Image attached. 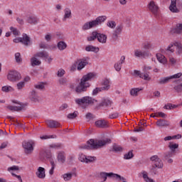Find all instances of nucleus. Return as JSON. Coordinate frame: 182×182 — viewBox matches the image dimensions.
Instances as JSON below:
<instances>
[{
	"mask_svg": "<svg viewBox=\"0 0 182 182\" xmlns=\"http://www.w3.org/2000/svg\"><path fill=\"white\" fill-rule=\"evenodd\" d=\"M96 75L94 73H89L87 75H84L79 84L76 86L75 90L77 94L85 93V92H87V89L90 87V80L92 79H95Z\"/></svg>",
	"mask_w": 182,
	"mask_h": 182,
	"instance_id": "obj_1",
	"label": "nucleus"
},
{
	"mask_svg": "<svg viewBox=\"0 0 182 182\" xmlns=\"http://www.w3.org/2000/svg\"><path fill=\"white\" fill-rule=\"evenodd\" d=\"M110 143H112V139L109 138H105L98 141H95V139H90L86 144L80 146L79 149L93 150L95 149H99V147H103V146L110 144Z\"/></svg>",
	"mask_w": 182,
	"mask_h": 182,
	"instance_id": "obj_2",
	"label": "nucleus"
},
{
	"mask_svg": "<svg viewBox=\"0 0 182 182\" xmlns=\"http://www.w3.org/2000/svg\"><path fill=\"white\" fill-rule=\"evenodd\" d=\"M75 102L82 109H86L87 106L95 105V103L97 102V100L92 97L86 96L75 99Z\"/></svg>",
	"mask_w": 182,
	"mask_h": 182,
	"instance_id": "obj_3",
	"label": "nucleus"
},
{
	"mask_svg": "<svg viewBox=\"0 0 182 182\" xmlns=\"http://www.w3.org/2000/svg\"><path fill=\"white\" fill-rule=\"evenodd\" d=\"M107 19L106 16H99L95 20L86 22L82 27V31H87L92 29V28H96L99 25H102V22H105Z\"/></svg>",
	"mask_w": 182,
	"mask_h": 182,
	"instance_id": "obj_4",
	"label": "nucleus"
},
{
	"mask_svg": "<svg viewBox=\"0 0 182 182\" xmlns=\"http://www.w3.org/2000/svg\"><path fill=\"white\" fill-rule=\"evenodd\" d=\"M8 80L10 82H18L22 79V76H21V73H19L16 70L9 71V74L7 75Z\"/></svg>",
	"mask_w": 182,
	"mask_h": 182,
	"instance_id": "obj_5",
	"label": "nucleus"
},
{
	"mask_svg": "<svg viewBox=\"0 0 182 182\" xmlns=\"http://www.w3.org/2000/svg\"><path fill=\"white\" fill-rule=\"evenodd\" d=\"M151 161H153L154 168H163V161L157 155H154L150 158Z\"/></svg>",
	"mask_w": 182,
	"mask_h": 182,
	"instance_id": "obj_6",
	"label": "nucleus"
},
{
	"mask_svg": "<svg viewBox=\"0 0 182 182\" xmlns=\"http://www.w3.org/2000/svg\"><path fill=\"white\" fill-rule=\"evenodd\" d=\"M40 160H42V161L49 160L50 163V160H53V159H52V152L49 150H41L40 152Z\"/></svg>",
	"mask_w": 182,
	"mask_h": 182,
	"instance_id": "obj_7",
	"label": "nucleus"
},
{
	"mask_svg": "<svg viewBox=\"0 0 182 182\" xmlns=\"http://www.w3.org/2000/svg\"><path fill=\"white\" fill-rule=\"evenodd\" d=\"M148 9H149L150 12H151L155 16H157L159 14V6L156 4L154 1H151L148 4Z\"/></svg>",
	"mask_w": 182,
	"mask_h": 182,
	"instance_id": "obj_8",
	"label": "nucleus"
},
{
	"mask_svg": "<svg viewBox=\"0 0 182 182\" xmlns=\"http://www.w3.org/2000/svg\"><path fill=\"white\" fill-rule=\"evenodd\" d=\"M111 105H112L111 100H109L108 98H105V99H102L101 102H100L95 106V110H99L100 109L101 107H107L108 106H111Z\"/></svg>",
	"mask_w": 182,
	"mask_h": 182,
	"instance_id": "obj_9",
	"label": "nucleus"
},
{
	"mask_svg": "<svg viewBox=\"0 0 182 182\" xmlns=\"http://www.w3.org/2000/svg\"><path fill=\"white\" fill-rule=\"evenodd\" d=\"M23 147L26 154H32V151H33V145H32V143L25 141L23 143Z\"/></svg>",
	"mask_w": 182,
	"mask_h": 182,
	"instance_id": "obj_10",
	"label": "nucleus"
},
{
	"mask_svg": "<svg viewBox=\"0 0 182 182\" xmlns=\"http://www.w3.org/2000/svg\"><path fill=\"white\" fill-rule=\"evenodd\" d=\"M171 35H182V23H177L175 27L171 28Z\"/></svg>",
	"mask_w": 182,
	"mask_h": 182,
	"instance_id": "obj_11",
	"label": "nucleus"
},
{
	"mask_svg": "<svg viewBox=\"0 0 182 182\" xmlns=\"http://www.w3.org/2000/svg\"><path fill=\"white\" fill-rule=\"evenodd\" d=\"M108 178H112L114 180V173L113 172H101L100 173V178H102L103 180L102 182L107 181Z\"/></svg>",
	"mask_w": 182,
	"mask_h": 182,
	"instance_id": "obj_12",
	"label": "nucleus"
},
{
	"mask_svg": "<svg viewBox=\"0 0 182 182\" xmlns=\"http://www.w3.org/2000/svg\"><path fill=\"white\" fill-rule=\"evenodd\" d=\"M96 127L99 129H107L109 127V122L105 119H100L95 122Z\"/></svg>",
	"mask_w": 182,
	"mask_h": 182,
	"instance_id": "obj_13",
	"label": "nucleus"
},
{
	"mask_svg": "<svg viewBox=\"0 0 182 182\" xmlns=\"http://www.w3.org/2000/svg\"><path fill=\"white\" fill-rule=\"evenodd\" d=\"M134 56H136V58H149V56H150V52L136 50L134 51Z\"/></svg>",
	"mask_w": 182,
	"mask_h": 182,
	"instance_id": "obj_14",
	"label": "nucleus"
},
{
	"mask_svg": "<svg viewBox=\"0 0 182 182\" xmlns=\"http://www.w3.org/2000/svg\"><path fill=\"white\" fill-rule=\"evenodd\" d=\"M122 31H123V25L119 24L116 27V29L112 34V39L114 41H117V38H119V35L122 33Z\"/></svg>",
	"mask_w": 182,
	"mask_h": 182,
	"instance_id": "obj_15",
	"label": "nucleus"
},
{
	"mask_svg": "<svg viewBox=\"0 0 182 182\" xmlns=\"http://www.w3.org/2000/svg\"><path fill=\"white\" fill-rule=\"evenodd\" d=\"M26 22L30 25H36L39 22V18L35 14L30 15L27 17Z\"/></svg>",
	"mask_w": 182,
	"mask_h": 182,
	"instance_id": "obj_16",
	"label": "nucleus"
},
{
	"mask_svg": "<svg viewBox=\"0 0 182 182\" xmlns=\"http://www.w3.org/2000/svg\"><path fill=\"white\" fill-rule=\"evenodd\" d=\"M171 4L169 6V10L173 14H178L180 10L177 9V0H171Z\"/></svg>",
	"mask_w": 182,
	"mask_h": 182,
	"instance_id": "obj_17",
	"label": "nucleus"
},
{
	"mask_svg": "<svg viewBox=\"0 0 182 182\" xmlns=\"http://www.w3.org/2000/svg\"><path fill=\"white\" fill-rule=\"evenodd\" d=\"M46 124L50 129H56V127H61L60 123L55 120H47Z\"/></svg>",
	"mask_w": 182,
	"mask_h": 182,
	"instance_id": "obj_18",
	"label": "nucleus"
},
{
	"mask_svg": "<svg viewBox=\"0 0 182 182\" xmlns=\"http://www.w3.org/2000/svg\"><path fill=\"white\" fill-rule=\"evenodd\" d=\"M21 43L24 45V46H29V45H31V37H29L26 33H23L21 37Z\"/></svg>",
	"mask_w": 182,
	"mask_h": 182,
	"instance_id": "obj_19",
	"label": "nucleus"
},
{
	"mask_svg": "<svg viewBox=\"0 0 182 182\" xmlns=\"http://www.w3.org/2000/svg\"><path fill=\"white\" fill-rule=\"evenodd\" d=\"M88 62L87 60L86 59H81L77 62V70H78L79 72H80V70H82V69H84V68L88 65Z\"/></svg>",
	"mask_w": 182,
	"mask_h": 182,
	"instance_id": "obj_20",
	"label": "nucleus"
},
{
	"mask_svg": "<svg viewBox=\"0 0 182 182\" xmlns=\"http://www.w3.org/2000/svg\"><path fill=\"white\" fill-rule=\"evenodd\" d=\"M156 126L158 127H168L170 126V122L166 119H159L156 122Z\"/></svg>",
	"mask_w": 182,
	"mask_h": 182,
	"instance_id": "obj_21",
	"label": "nucleus"
},
{
	"mask_svg": "<svg viewBox=\"0 0 182 182\" xmlns=\"http://www.w3.org/2000/svg\"><path fill=\"white\" fill-rule=\"evenodd\" d=\"M31 101L34 102L36 103V102H39V96L38 95V92L35 90H33L30 92V96H29Z\"/></svg>",
	"mask_w": 182,
	"mask_h": 182,
	"instance_id": "obj_22",
	"label": "nucleus"
},
{
	"mask_svg": "<svg viewBox=\"0 0 182 182\" xmlns=\"http://www.w3.org/2000/svg\"><path fill=\"white\" fill-rule=\"evenodd\" d=\"M7 109H9L11 112H21L25 109V105L20 104V106H8Z\"/></svg>",
	"mask_w": 182,
	"mask_h": 182,
	"instance_id": "obj_23",
	"label": "nucleus"
},
{
	"mask_svg": "<svg viewBox=\"0 0 182 182\" xmlns=\"http://www.w3.org/2000/svg\"><path fill=\"white\" fill-rule=\"evenodd\" d=\"M109 151H113L114 153H122V151H123V148L117 144H114L109 149Z\"/></svg>",
	"mask_w": 182,
	"mask_h": 182,
	"instance_id": "obj_24",
	"label": "nucleus"
},
{
	"mask_svg": "<svg viewBox=\"0 0 182 182\" xmlns=\"http://www.w3.org/2000/svg\"><path fill=\"white\" fill-rule=\"evenodd\" d=\"M36 176L38 178H45V177H46V175L45 174V168L39 167L36 172Z\"/></svg>",
	"mask_w": 182,
	"mask_h": 182,
	"instance_id": "obj_25",
	"label": "nucleus"
},
{
	"mask_svg": "<svg viewBox=\"0 0 182 182\" xmlns=\"http://www.w3.org/2000/svg\"><path fill=\"white\" fill-rule=\"evenodd\" d=\"M97 39L98 42H100V43H106V42L107 41V36H106L103 33H98Z\"/></svg>",
	"mask_w": 182,
	"mask_h": 182,
	"instance_id": "obj_26",
	"label": "nucleus"
},
{
	"mask_svg": "<svg viewBox=\"0 0 182 182\" xmlns=\"http://www.w3.org/2000/svg\"><path fill=\"white\" fill-rule=\"evenodd\" d=\"M101 88L102 90H109L110 89V81L107 79H105L102 82Z\"/></svg>",
	"mask_w": 182,
	"mask_h": 182,
	"instance_id": "obj_27",
	"label": "nucleus"
},
{
	"mask_svg": "<svg viewBox=\"0 0 182 182\" xmlns=\"http://www.w3.org/2000/svg\"><path fill=\"white\" fill-rule=\"evenodd\" d=\"M41 63V60H38V57H36V54L31 59V66H39Z\"/></svg>",
	"mask_w": 182,
	"mask_h": 182,
	"instance_id": "obj_28",
	"label": "nucleus"
},
{
	"mask_svg": "<svg viewBox=\"0 0 182 182\" xmlns=\"http://www.w3.org/2000/svg\"><path fill=\"white\" fill-rule=\"evenodd\" d=\"M171 46H176V52L178 55L182 53V44L180 42H175Z\"/></svg>",
	"mask_w": 182,
	"mask_h": 182,
	"instance_id": "obj_29",
	"label": "nucleus"
},
{
	"mask_svg": "<svg viewBox=\"0 0 182 182\" xmlns=\"http://www.w3.org/2000/svg\"><path fill=\"white\" fill-rule=\"evenodd\" d=\"M65 15L63 21H66V19H69L70 18H72V11L69 8H67L64 10Z\"/></svg>",
	"mask_w": 182,
	"mask_h": 182,
	"instance_id": "obj_30",
	"label": "nucleus"
},
{
	"mask_svg": "<svg viewBox=\"0 0 182 182\" xmlns=\"http://www.w3.org/2000/svg\"><path fill=\"white\" fill-rule=\"evenodd\" d=\"M85 50L87 52H95V53H97V52L100 50V48L93 46H88L85 48Z\"/></svg>",
	"mask_w": 182,
	"mask_h": 182,
	"instance_id": "obj_31",
	"label": "nucleus"
},
{
	"mask_svg": "<svg viewBox=\"0 0 182 182\" xmlns=\"http://www.w3.org/2000/svg\"><path fill=\"white\" fill-rule=\"evenodd\" d=\"M57 159L60 163H65V161H66V157L65 156L64 152H59Z\"/></svg>",
	"mask_w": 182,
	"mask_h": 182,
	"instance_id": "obj_32",
	"label": "nucleus"
},
{
	"mask_svg": "<svg viewBox=\"0 0 182 182\" xmlns=\"http://www.w3.org/2000/svg\"><path fill=\"white\" fill-rule=\"evenodd\" d=\"M57 48L59 49V50H65V49L68 48V45L64 41H60L57 44Z\"/></svg>",
	"mask_w": 182,
	"mask_h": 182,
	"instance_id": "obj_33",
	"label": "nucleus"
},
{
	"mask_svg": "<svg viewBox=\"0 0 182 182\" xmlns=\"http://www.w3.org/2000/svg\"><path fill=\"white\" fill-rule=\"evenodd\" d=\"M36 57L45 58L46 59H48V58H49V53H48V52L46 51H41V52L37 53L36 54Z\"/></svg>",
	"mask_w": 182,
	"mask_h": 182,
	"instance_id": "obj_34",
	"label": "nucleus"
},
{
	"mask_svg": "<svg viewBox=\"0 0 182 182\" xmlns=\"http://www.w3.org/2000/svg\"><path fill=\"white\" fill-rule=\"evenodd\" d=\"M74 173H64L63 175V178L64 181H70L72 180V177H73Z\"/></svg>",
	"mask_w": 182,
	"mask_h": 182,
	"instance_id": "obj_35",
	"label": "nucleus"
},
{
	"mask_svg": "<svg viewBox=\"0 0 182 182\" xmlns=\"http://www.w3.org/2000/svg\"><path fill=\"white\" fill-rule=\"evenodd\" d=\"M141 90H143V88H132L130 90V95L131 96H139V92H141Z\"/></svg>",
	"mask_w": 182,
	"mask_h": 182,
	"instance_id": "obj_36",
	"label": "nucleus"
},
{
	"mask_svg": "<svg viewBox=\"0 0 182 182\" xmlns=\"http://www.w3.org/2000/svg\"><path fill=\"white\" fill-rule=\"evenodd\" d=\"M114 180H117V181L127 182L126 178H124L117 173H114Z\"/></svg>",
	"mask_w": 182,
	"mask_h": 182,
	"instance_id": "obj_37",
	"label": "nucleus"
},
{
	"mask_svg": "<svg viewBox=\"0 0 182 182\" xmlns=\"http://www.w3.org/2000/svg\"><path fill=\"white\" fill-rule=\"evenodd\" d=\"M97 35H98L97 31H92L91 33V36L87 37V39L89 42H91L92 41H95V39H97Z\"/></svg>",
	"mask_w": 182,
	"mask_h": 182,
	"instance_id": "obj_38",
	"label": "nucleus"
},
{
	"mask_svg": "<svg viewBox=\"0 0 182 182\" xmlns=\"http://www.w3.org/2000/svg\"><path fill=\"white\" fill-rule=\"evenodd\" d=\"M171 79V77H162L159 80L158 83H159V85H166V83H168Z\"/></svg>",
	"mask_w": 182,
	"mask_h": 182,
	"instance_id": "obj_39",
	"label": "nucleus"
},
{
	"mask_svg": "<svg viewBox=\"0 0 182 182\" xmlns=\"http://www.w3.org/2000/svg\"><path fill=\"white\" fill-rule=\"evenodd\" d=\"M168 149H170L171 151L174 154V153H176V149H178V144H170L168 145Z\"/></svg>",
	"mask_w": 182,
	"mask_h": 182,
	"instance_id": "obj_40",
	"label": "nucleus"
},
{
	"mask_svg": "<svg viewBox=\"0 0 182 182\" xmlns=\"http://www.w3.org/2000/svg\"><path fill=\"white\" fill-rule=\"evenodd\" d=\"M156 59L160 63H166V58L161 54H156Z\"/></svg>",
	"mask_w": 182,
	"mask_h": 182,
	"instance_id": "obj_41",
	"label": "nucleus"
},
{
	"mask_svg": "<svg viewBox=\"0 0 182 182\" xmlns=\"http://www.w3.org/2000/svg\"><path fill=\"white\" fill-rule=\"evenodd\" d=\"M134 157V155L133 154V152L132 151H129L127 154H125L124 156V159L125 160H130V159H133Z\"/></svg>",
	"mask_w": 182,
	"mask_h": 182,
	"instance_id": "obj_42",
	"label": "nucleus"
},
{
	"mask_svg": "<svg viewBox=\"0 0 182 182\" xmlns=\"http://www.w3.org/2000/svg\"><path fill=\"white\" fill-rule=\"evenodd\" d=\"M97 159L95 156H86L85 163H95Z\"/></svg>",
	"mask_w": 182,
	"mask_h": 182,
	"instance_id": "obj_43",
	"label": "nucleus"
},
{
	"mask_svg": "<svg viewBox=\"0 0 182 182\" xmlns=\"http://www.w3.org/2000/svg\"><path fill=\"white\" fill-rule=\"evenodd\" d=\"M50 164H51V168L49 171V174H50V176H52V174H53V171L55 170V168L56 167V164H55V161L52 159H50Z\"/></svg>",
	"mask_w": 182,
	"mask_h": 182,
	"instance_id": "obj_44",
	"label": "nucleus"
},
{
	"mask_svg": "<svg viewBox=\"0 0 182 182\" xmlns=\"http://www.w3.org/2000/svg\"><path fill=\"white\" fill-rule=\"evenodd\" d=\"M34 87L38 90H42L45 89V84L43 82H38L37 85H34Z\"/></svg>",
	"mask_w": 182,
	"mask_h": 182,
	"instance_id": "obj_45",
	"label": "nucleus"
},
{
	"mask_svg": "<svg viewBox=\"0 0 182 182\" xmlns=\"http://www.w3.org/2000/svg\"><path fill=\"white\" fill-rule=\"evenodd\" d=\"M77 117V111L74 112L73 113H70L68 114V119H73Z\"/></svg>",
	"mask_w": 182,
	"mask_h": 182,
	"instance_id": "obj_46",
	"label": "nucleus"
},
{
	"mask_svg": "<svg viewBox=\"0 0 182 182\" xmlns=\"http://www.w3.org/2000/svg\"><path fill=\"white\" fill-rule=\"evenodd\" d=\"M173 152H171V151H168L164 153V159H166V160H168L170 157H173Z\"/></svg>",
	"mask_w": 182,
	"mask_h": 182,
	"instance_id": "obj_47",
	"label": "nucleus"
},
{
	"mask_svg": "<svg viewBox=\"0 0 182 182\" xmlns=\"http://www.w3.org/2000/svg\"><path fill=\"white\" fill-rule=\"evenodd\" d=\"M107 26L112 29H114V28H116V22L114 21H109L107 22Z\"/></svg>",
	"mask_w": 182,
	"mask_h": 182,
	"instance_id": "obj_48",
	"label": "nucleus"
},
{
	"mask_svg": "<svg viewBox=\"0 0 182 182\" xmlns=\"http://www.w3.org/2000/svg\"><path fill=\"white\" fill-rule=\"evenodd\" d=\"M65 73H66L65 70L60 68V70H58L57 76L58 77H63V76L65 75Z\"/></svg>",
	"mask_w": 182,
	"mask_h": 182,
	"instance_id": "obj_49",
	"label": "nucleus"
},
{
	"mask_svg": "<svg viewBox=\"0 0 182 182\" xmlns=\"http://www.w3.org/2000/svg\"><path fill=\"white\" fill-rule=\"evenodd\" d=\"M23 87H25V81H21L17 83L18 90H22Z\"/></svg>",
	"mask_w": 182,
	"mask_h": 182,
	"instance_id": "obj_50",
	"label": "nucleus"
},
{
	"mask_svg": "<svg viewBox=\"0 0 182 182\" xmlns=\"http://www.w3.org/2000/svg\"><path fill=\"white\" fill-rule=\"evenodd\" d=\"M122 63H117L114 64V68L117 72H120L122 70Z\"/></svg>",
	"mask_w": 182,
	"mask_h": 182,
	"instance_id": "obj_51",
	"label": "nucleus"
},
{
	"mask_svg": "<svg viewBox=\"0 0 182 182\" xmlns=\"http://www.w3.org/2000/svg\"><path fill=\"white\" fill-rule=\"evenodd\" d=\"M15 59L17 63H21L22 62V58H21V53H16L15 54Z\"/></svg>",
	"mask_w": 182,
	"mask_h": 182,
	"instance_id": "obj_52",
	"label": "nucleus"
},
{
	"mask_svg": "<svg viewBox=\"0 0 182 182\" xmlns=\"http://www.w3.org/2000/svg\"><path fill=\"white\" fill-rule=\"evenodd\" d=\"M143 178L146 182H154V181L152 178H149L147 173H143Z\"/></svg>",
	"mask_w": 182,
	"mask_h": 182,
	"instance_id": "obj_53",
	"label": "nucleus"
},
{
	"mask_svg": "<svg viewBox=\"0 0 182 182\" xmlns=\"http://www.w3.org/2000/svg\"><path fill=\"white\" fill-rule=\"evenodd\" d=\"M77 69V61L70 66V72H76Z\"/></svg>",
	"mask_w": 182,
	"mask_h": 182,
	"instance_id": "obj_54",
	"label": "nucleus"
},
{
	"mask_svg": "<svg viewBox=\"0 0 182 182\" xmlns=\"http://www.w3.org/2000/svg\"><path fill=\"white\" fill-rule=\"evenodd\" d=\"M149 70H151V67L150 66H144V68H143V72L142 73H146V75H150V72H149Z\"/></svg>",
	"mask_w": 182,
	"mask_h": 182,
	"instance_id": "obj_55",
	"label": "nucleus"
},
{
	"mask_svg": "<svg viewBox=\"0 0 182 182\" xmlns=\"http://www.w3.org/2000/svg\"><path fill=\"white\" fill-rule=\"evenodd\" d=\"M99 92H103L102 87H96L95 89H94L92 91V96H96V95H97Z\"/></svg>",
	"mask_w": 182,
	"mask_h": 182,
	"instance_id": "obj_56",
	"label": "nucleus"
},
{
	"mask_svg": "<svg viewBox=\"0 0 182 182\" xmlns=\"http://www.w3.org/2000/svg\"><path fill=\"white\" fill-rule=\"evenodd\" d=\"M10 31L13 33V35H16L18 36L19 35V31H18V28H14V27H10Z\"/></svg>",
	"mask_w": 182,
	"mask_h": 182,
	"instance_id": "obj_57",
	"label": "nucleus"
},
{
	"mask_svg": "<svg viewBox=\"0 0 182 182\" xmlns=\"http://www.w3.org/2000/svg\"><path fill=\"white\" fill-rule=\"evenodd\" d=\"M141 76H142L141 77V79H144V80H150L151 79L147 73H141Z\"/></svg>",
	"mask_w": 182,
	"mask_h": 182,
	"instance_id": "obj_58",
	"label": "nucleus"
},
{
	"mask_svg": "<svg viewBox=\"0 0 182 182\" xmlns=\"http://www.w3.org/2000/svg\"><path fill=\"white\" fill-rule=\"evenodd\" d=\"M86 157L87 156L85 154H80L78 159H79L80 161H81L82 163H86Z\"/></svg>",
	"mask_w": 182,
	"mask_h": 182,
	"instance_id": "obj_59",
	"label": "nucleus"
},
{
	"mask_svg": "<svg viewBox=\"0 0 182 182\" xmlns=\"http://www.w3.org/2000/svg\"><path fill=\"white\" fill-rule=\"evenodd\" d=\"M85 118L87 119V120H92L95 119V117L93 116V114L87 112L85 115Z\"/></svg>",
	"mask_w": 182,
	"mask_h": 182,
	"instance_id": "obj_60",
	"label": "nucleus"
},
{
	"mask_svg": "<svg viewBox=\"0 0 182 182\" xmlns=\"http://www.w3.org/2000/svg\"><path fill=\"white\" fill-rule=\"evenodd\" d=\"M8 171H18L19 170V166H11L9 168H8Z\"/></svg>",
	"mask_w": 182,
	"mask_h": 182,
	"instance_id": "obj_61",
	"label": "nucleus"
},
{
	"mask_svg": "<svg viewBox=\"0 0 182 182\" xmlns=\"http://www.w3.org/2000/svg\"><path fill=\"white\" fill-rule=\"evenodd\" d=\"M11 89H12V87L11 86H4L2 87L1 90L2 92H11Z\"/></svg>",
	"mask_w": 182,
	"mask_h": 182,
	"instance_id": "obj_62",
	"label": "nucleus"
},
{
	"mask_svg": "<svg viewBox=\"0 0 182 182\" xmlns=\"http://www.w3.org/2000/svg\"><path fill=\"white\" fill-rule=\"evenodd\" d=\"M144 49L149 50V49H153V46L149 43H146L144 44Z\"/></svg>",
	"mask_w": 182,
	"mask_h": 182,
	"instance_id": "obj_63",
	"label": "nucleus"
},
{
	"mask_svg": "<svg viewBox=\"0 0 182 182\" xmlns=\"http://www.w3.org/2000/svg\"><path fill=\"white\" fill-rule=\"evenodd\" d=\"M40 49H48V44H46L43 42L39 43Z\"/></svg>",
	"mask_w": 182,
	"mask_h": 182,
	"instance_id": "obj_64",
	"label": "nucleus"
}]
</instances>
